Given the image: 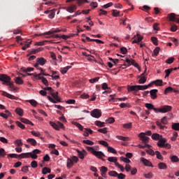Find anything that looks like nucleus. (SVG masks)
I'll return each instance as SVG.
<instances>
[{"mask_svg": "<svg viewBox=\"0 0 179 179\" xmlns=\"http://www.w3.org/2000/svg\"><path fill=\"white\" fill-rule=\"evenodd\" d=\"M14 143H15V145H17V146H22L23 145V143L22 142V140H20V139L15 140Z\"/></svg>", "mask_w": 179, "mask_h": 179, "instance_id": "obj_54", "label": "nucleus"}, {"mask_svg": "<svg viewBox=\"0 0 179 179\" xmlns=\"http://www.w3.org/2000/svg\"><path fill=\"white\" fill-rule=\"evenodd\" d=\"M146 108L149 109V110H157V108H155V106H153V104L152 103H145V104Z\"/></svg>", "mask_w": 179, "mask_h": 179, "instance_id": "obj_29", "label": "nucleus"}, {"mask_svg": "<svg viewBox=\"0 0 179 179\" xmlns=\"http://www.w3.org/2000/svg\"><path fill=\"white\" fill-rule=\"evenodd\" d=\"M50 124L51 127H52V128H54V129H56V131H59V127L58 126V124L53 122H50Z\"/></svg>", "mask_w": 179, "mask_h": 179, "instance_id": "obj_32", "label": "nucleus"}, {"mask_svg": "<svg viewBox=\"0 0 179 179\" xmlns=\"http://www.w3.org/2000/svg\"><path fill=\"white\" fill-rule=\"evenodd\" d=\"M99 143L102 145V146H105V148H108V143H107L106 141H99Z\"/></svg>", "mask_w": 179, "mask_h": 179, "instance_id": "obj_52", "label": "nucleus"}, {"mask_svg": "<svg viewBox=\"0 0 179 179\" xmlns=\"http://www.w3.org/2000/svg\"><path fill=\"white\" fill-rule=\"evenodd\" d=\"M78 156L81 159V160H83V159H85V153H86V151H78Z\"/></svg>", "mask_w": 179, "mask_h": 179, "instance_id": "obj_40", "label": "nucleus"}, {"mask_svg": "<svg viewBox=\"0 0 179 179\" xmlns=\"http://www.w3.org/2000/svg\"><path fill=\"white\" fill-rule=\"evenodd\" d=\"M21 69L22 72H31V71H34V68H32V67H28L25 69L22 68Z\"/></svg>", "mask_w": 179, "mask_h": 179, "instance_id": "obj_53", "label": "nucleus"}, {"mask_svg": "<svg viewBox=\"0 0 179 179\" xmlns=\"http://www.w3.org/2000/svg\"><path fill=\"white\" fill-rule=\"evenodd\" d=\"M171 160L173 163H178V162H179V159H178V157H177V155L171 156Z\"/></svg>", "mask_w": 179, "mask_h": 179, "instance_id": "obj_34", "label": "nucleus"}, {"mask_svg": "<svg viewBox=\"0 0 179 179\" xmlns=\"http://www.w3.org/2000/svg\"><path fill=\"white\" fill-rule=\"evenodd\" d=\"M158 169H159V170H166L167 165L164 162H160L158 164Z\"/></svg>", "mask_w": 179, "mask_h": 179, "instance_id": "obj_23", "label": "nucleus"}, {"mask_svg": "<svg viewBox=\"0 0 179 179\" xmlns=\"http://www.w3.org/2000/svg\"><path fill=\"white\" fill-rule=\"evenodd\" d=\"M112 15L114 17H118L120 16V12L117 10H112Z\"/></svg>", "mask_w": 179, "mask_h": 179, "instance_id": "obj_43", "label": "nucleus"}, {"mask_svg": "<svg viewBox=\"0 0 179 179\" xmlns=\"http://www.w3.org/2000/svg\"><path fill=\"white\" fill-rule=\"evenodd\" d=\"M27 142H28V143H30V145H31L32 146H37V141L34 138H28L27 140Z\"/></svg>", "mask_w": 179, "mask_h": 179, "instance_id": "obj_22", "label": "nucleus"}, {"mask_svg": "<svg viewBox=\"0 0 179 179\" xmlns=\"http://www.w3.org/2000/svg\"><path fill=\"white\" fill-rule=\"evenodd\" d=\"M98 132H101V134H106L107 132V127L98 129Z\"/></svg>", "mask_w": 179, "mask_h": 179, "instance_id": "obj_63", "label": "nucleus"}, {"mask_svg": "<svg viewBox=\"0 0 179 179\" xmlns=\"http://www.w3.org/2000/svg\"><path fill=\"white\" fill-rule=\"evenodd\" d=\"M166 142H167V139L161 137L157 142V146L159 148H164V144L166 143Z\"/></svg>", "mask_w": 179, "mask_h": 179, "instance_id": "obj_10", "label": "nucleus"}, {"mask_svg": "<svg viewBox=\"0 0 179 179\" xmlns=\"http://www.w3.org/2000/svg\"><path fill=\"white\" fill-rule=\"evenodd\" d=\"M138 83L140 85H143V83H146V77H141L138 80Z\"/></svg>", "mask_w": 179, "mask_h": 179, "instance_id": "obj_47", "label": "nucleus"}, {"mask_svg": "<svg viewBox=\"0 0 179 179\" xmlns=\"http://www.w3.org/2000/svg\"><path fill=\"white\" fill-rule=\"evenodd\" d=\"M43 174H50L51 173V169L50 168L45 167L42 170Z\"/></svg>", "mask_w": 179, "mask_h": 179, "instance_id": "obj_37", "label": "nucleus"}, {"mask_svg": "<svg viewBox=\"0 0 179 179\" xmlns=\"http://www.w3.org/2000/svg\"><path fill=\"white\" fill-rule=\"evenodd\" d=\"M116 138L120 141H124V142H128L129 141V137H124L122 136H117Z\"/></svg>", "mask_w": 179, "mask_h": 179, "instance_id": "obj_30", "label": "nucleus"}, {"mask_svg": "<svg viewBox=\"0 0 179 179\" xmlns=\"http://www.w3.org/2000/svg\"><path fill=\"white\" fill-rule=\"evenodd\" d=\"M155 155H157V159H159V160H163V156L159 151L155 152Z\"/></svg>", "mask_w": 179, "mask_h": 179, "instance_id": "obj_50", "label": "nucleus"}, {"mask_svg": "<svg viewBox=\"0 0 179 179\" xmlns=\"http://www.w3.org/2000/svg\"><path fill=\"white\" fill-rule=\"evenodd\" d=\"M73 125H76V127H78V129H80V131H83V132H85V128H83V126H82V124H80V123L77 122H73Z\"/></svg>", "mask_w": 179, "mask_h": 179, "instance_id": "obj_26", "label": "nucleus"}, {"mask_svg": "<svg viewBox=\"0 0 179 179\" xmlns=\"http://www.w3.org/2000/svg\"><path fill=\"white\" fill-rule=\"evenodd\" d=\"M173 89L171 87H168L164 90V94H169V93H171Z\"/></svg>", "mask_w": 179, "mask_h": 179, "instance_id": "obj_41", "label": "nucleus"}, {"mask_svg": "<svg viewBox=\"0 0 179 179\" xmlns=\"http://www.w3.org/2000/svg\"><path fill=\"white\" fill-rule=\"evenodd\" d=\"M7 86H9L10 89H11L13 92H15V90H16V87H15V85H13V83L10 81L9 82Z\"/></svg>", "mask_w": 179, "mask_h": 179, "instance_id": "obj_48", "label": "nucleus"}, {"mask_svg": "<svg viewBox=\"0 0 179 179\" xmlns=\"http://www.w3.org/2000/svg\"><path fill=\"white\" fill-rule=\"evenodd\" d=\"M71 68H72L71 66H67L64 68H62L60 69V72H61V73H62V75H65V73H66V72H68V71H69V69H71Z\"/></svg>", "mask_w": 179, "mask_h": 179, "instance_id": "obj_21", "label": "nucleus"}, {"mask_svg": "<svg viewBox=\"0 0 179 179\" xmlns=\"http://www.w3.org/2000/svg\"><path fill=\"white\" fill-rule=\"evenodd\" d=\"M161 138H162V136L157 133H155L152 135V139L154 141H159Z\"/></svg>", "mask_w": 179, "mask_h": 179, "instance_id": "obj_25", "label": "nucleus"}, {"mask_svg": "<svg viewBox=\"0 0 179 179\" xmlns=\"http://www.w3.org/2000/svg\"><path fill=\"white\" fill-rule=\"evenodd\" d=\"M139 138H141V141L144 143H149V137L145 136V133H141L139 134Z\"/></svg>", "mask_w": 179, "mask_h": 179, "instance_id": "obj_13", "label": "nucleus"}, {"mask_svg": "<svg viewBox=\"0 0 179 179\" xmlns=\"http://www.w3.org/2000/svg\"><path fill=\"white\" fill-rule=\"evenodd\" d=\"M83 143H85V145H90V146H93V145H94V142L90 140H83Z\"/></svg>", "mask_w": 179, "mask_h": 179, "instance_id": "obj_36", "label": "nucleus"}, {"mask_svg": "<svg viewBox=\"0 0 179 179\" xmlns=\"http://www.w3.org/2000/svg\"><path fill=\"white\" fill-rule=\"evenodd\" d=\"M146 152L150 156H155V151L152 149L146 150Z\"/></svg>", "mask_w": 179, "mask_h": 179, "instance_id": "obj_61", "label": "nucleus"}, {"mask_svg": "<svg viewBox=\"0 0 179 179\" xmlns=\"http://www.w3.org/2000/svg\"><path fill=\"white\" fill-rule=\"evenodd\" d=\"M45 64H47V59H45L44 57H38L36 59V63L34 65V66L36 68V69L41 71V72H43V68L40 67L39 65L43 66L45 65Z\"/></svg>", "mask_w": 179, "mask_h": 179, "instance_id": "obj_1", "label": "nucleus"}, {"mask_svg": "<svg viewBox=\"0 0 179 179\" xmlns=\"http://www.w3.org/2000/svg\"><path fill=\"white\" fill-rule=\"evenodd\" d=\"M31 155V152L22 153L21 155H19V158L20 159H29V157H30Z\"/></svg>", "mask_w": 179, "mask_h": 179, "instance_id": "obj_18", "label": "nucleus"}, {"mask_svg": "<svg viewBox=\"0 0 179 179\" xmlns=\"http://www.w3.org/2000/svg\"><path fill=\"white\" fill-rule=\"evenodd\" d=\"M104 122L96 120L95 121V125H96L97 127H99V128H103V127H104Z\"/></svg>", "mask_w": 179, "mask_h": 179, "instance_id": "obj_38", "label": "nucleus"}, {"mask_svg": "<svg viewBox=\"0 0 179 179\" xmlns=\"http://www.w3.org/2000/svg\"><path fill=\"white\" fill-rule=\"evenodd\" d=\"M151 41H152V42L153 43V44H154L155 45H158V43H157V38H156V37H152V38H151Z\"/></svg>", "mask_w": 179, "mask_h": 179, "instance_id": "obj_64", "label": "nucleus"}, {"mask_svg": "<svg viewBox=\"0 0 179 179\" xmlns=\"http://www.w3.org/2000/svg\"><path fill=\"white\" fill-rule=\"evenodd\" d=\"M37 166H38V164L36 162V161H32L31 162V166L32 167V169H36Z\"/></svg>", "mask_w": 179, "mask_h": 179, "instance_id": "obj_60", "label": "nucleus"}, {"mask_svg": "<svg viewBox=\"0 0 179 179\" xmlns=\"http://www.w3.org/2000/svg\"><path fill=\"white\" fill-rule=\"evenodd\" d=\"M6 156V152H5V150L3 148L0 149V157H5Z\"/></svg>", "mask_w": 179, "mask_h": 179, "instance_id": "obj_56", "label": "nucleus"}, {"mask_svg": "<svg viewBox=\"0 0 179 179\" xmlns=\"http://www.w3.org/2000/svg\"><path fill=\"white\" fill-rule=\"evenodd\" d=\"M15 124L17 125V127H19L20 128H21V129H24L26 127H24V124H22V122L17 121L15 122Z\"/></svg>", "mask_w": 179, "mask_h": 179, "instance_id": "obj_55", "label": "nucleus"}, {"mask_svg": "<svg viewBox=\"0 0 179 179\" xmlns=\"http://www.w3.org/2000/svg\"><path fill=\"white\" fill-rule=\"evenodd\" d=\"M60 31H61V29H55L54 31H49L45 32L43 35L50 36L51 34H54V33H59Z\"/></svg>", "mask_w": 179, "mask_h": 179, "instance_id": "obj_24", "label": "nucleus"}, {"mask_svg": "<svg viewBox=\"0 0 179 179\" xmlns=\"http://www.w3.org/2000/svg\"><path fill=\"white\" fill-rule=\"evenodd\" d=\"M108 152L110 153H113L114 155H117V150L113 148V147H108Z\"/></svg>", "mask_w": 179, "mask_h": 179, "instance_id": "obj_45", "label": "nucleus"}, {"mask_svg": "<svg viewBox=\"0 0 179 179\" xmlns=\"http://www.w3.org/2000/svg\"><path fill=\"white\" fill-rule=\"evenodd\" d=\"M141 162L143 163L144 166H147L148 167H153V164H152V162H150L149 160H148L145 157H141Z\"/></svg>", "mask_w": 179, "mask_h": 179, "instance_id": "obj_11", "label": "nucleus"}, {"mask_svg": "<svg viewBox=\"0 0 179 179\" xmlns=\"http://www.w3.org/2000/svg\"><path fill=\"white\" fill-rule=\"evenodd\" d=\"M172 129H174V131H179V123H173Z\"/></svg>", "mask_w": 179, "mask_h": 179, "instance_id": "obj_44", "label": "nucleus"}, {"mask_svg": "<svg viewBox=\"0 0 179 179\" xmlns=\"http://www.w3.org/2000/svg\"><path fill=\"white\" fill-rule=\"evenodd\" d=\"M90 115L94 118H100L101 117V110L100 109H94L90 112Z\"/></svg>", "mask_w": 179, "mask_h": 179, "instance_id": "obj_6", "label": "nucleus"}, {"mask_svg": "<svg viewBox=\"0 0 179 179\" xmlns=\"http://www.w3.org/2000/svg\"><path fill=\"white\" fill-rule=\"evenodd\" d=\"M146 85H128L127 86V92H138V90H146Z\"/></svg>", "mask_w": 179, "mask_h": 179, "instance_id": "obj_3", "label": "nucleus"}, {"mask_svg": "<svg viewBox=\"0 0 179 179\" xmlns=\"http://www.w3.org/2000/svg\"><path fill=\"white\" fill-rule=\"evenodd\" d=\"M73 1L75 0H66V2H73ZM77 1V3L78 5V6H82V4L83 3H85V2L86 3H89V1L87 0H76Z\"/></svg>", "mask_w": 179, "mask_h": 179, "instance_id": "obj_16", "label": "nucleus"}, {"mask_svg": "<svg viewBox=\"0 0 179 179\" xmlns=\"http://www.w3.org/2000/svg\"><path fill=\"white\" fill-rule=\"evenodd\" d=\"M172 71H173V69H169L165 70V73H166L165 78H169V76H170V73H171Z\"/></svg>", "mask_w": 179, "mask_h": 179, "instance_id": "obj_51", "label": "nucleus"}, {"mask_svg": "<svg viewBox=\"0 0 179 179\" xmlns=\"http://www.w3.org/2000/svg\"><path fill=\"white\" fill-rule=\"evenodd\" d=\"M143 40V36L137 34V38H136L133 41V44H138V43H141V41Z\"/></svg>", "mask_w": 179, "mask_h": 179, "instance_id": "obj_19", "label": "nucleus"}, {"mask_svg": "<svg viewBox=\"0 0 179 179\" xmlns=\"http://www.w3.org/2000/svg\"><path fill=\"white\" fill-rule=\"evenodd\" d=\"M157 92H159V90H157L156 89L151 90L150 91L151 99H152V100H156V99H157Z\"/></svg>", "mask_w": 179, "mask_h": 179, "instance_id": "obj_12", "label": "nucleus"}, {"mask_svg": "<svg viewBox=\"0 0 179 179\" xmlns=\"http://www.w3.org/2000/svg\"><path fill=\"white\" fill-rule=\"evenodd\" d=\"M15 82L17 85H23V80L20 77L15 78Z\"/></svg>", "mask_w": 179, "mask_h": 179, "instance_id": "obj_33", "label": "nucleus"}, {"mask_svg": "<svg viewBox=\"0 0 179 179\" xmlns=\"http://www.w3.org/2000/svg\"><path fill=\"white\" fill-rule=\"evenodd\" d=\"M87 150L89 152H91L94 156H96V157H98V159H101V160H103L104 162V159H103V156L104 155V153L101 151H96L94 150V148L93 147H87Z\"/></svg>", "mask_w": 179, "mask_h": 179, "instance_id": "obj_2", "label": "nucleus"}, {"mask_svg": "<svg viewBox=\"0 0 179 179\" xmlns=\"http://www.w3.org/2000/svg\"><path fill=\"white\" fill-rule=\"evenodd\" d=\"M15 113L20 115V117H23V109L20 108H17L15 109Z\"/></svg>", "mask_w": 179, "mask_h": 179, "instance_id": "obj_31", "label": "nucleus"}, {"mask_svg": "<svg viewBox=\"0 0 179 179\" xmlns=\"http://www.w3.org/2000/svg\"><path fill=\"white\" fill-rule=\"evenodd\" d=\"M115 122V119H114V117H112L106 120V122H108V124H113Z\"/></svg>", "mask_w": 179, "mask_h": 179, "instance_id": "obj_49", "label": "nucleus"}, {"mask_svg": "<svg viewBox=\"0 0 179 179\" xmlns=\"http://www.w3.org/2000/svg\"><path fill=\"white\" fill-rule=\"evenodd\" d=\"M123 128H126V129H129L131 128H132V123L129 122V123H126L122 124Z\"/></svg>", "mask_w": 179, "mask_h": 179, "instance_id": "obj_46", "label": "nucleus"}, {"mask_svg": "<svg viewBox=\"0 0 179 179\" xmlns=\"http://www.w3.org/2000/svg\"><path fill=\"white\" fill-rule=\"evenodd\" d=\"M108 175L110 176V177H117L118 173L115 171H110L108 172Z\"/></svg>", "mask_w": 179, "mask_h": 179, "instance_id": "obj_39", "label": "nucleus"}, {"mask_svg": "<svg viewBox=\"0 0 179 179\" xmlns=\"http://www.w3.org/2000/svg\"><path fill=\"white\" fill-rule=\"evenodd\" d=\"M110 97H111L110 99H109V101H113V103L115 101H117V100H119V101H125V100H127V97H124V98H118V99H115L114 97H113V95H110Z\"/></svg>", "mask_w": 179, "mask_h": 179, "instance_id": "obj_17", "label": "nucleus"}, {"mask_svg": "<svg viewBox=\"0 0 179 179\" xmlns=\"http://www.w3.org/2000/svg\"><path fill=\"white\" fill-rule=\"evenodd\" d=\"M34 78H36V79L39 80H42V83L43 85H45V86H48V80L45 77L41 76V74L34 75Z\"/></svg>", "mask_w": 179, "mask_h": 179, "instance_id": "obj_7", "label": "nucleus"}, {"mask_svg": "<svg viewBox=\"0 0 179 179\" xmlns=\"http://www.w3.org/2000/svg\"><path fill=\"white\" fill-rule=\"evenodd\" d=\"M120 52L121 54H124L125 55V54L128 52V50L127 49V48L122 47L120 48Z\"/></svg>", "mask_w": 179, "mask_h": 179, "instance_id": "obj_59", "label": "nucleus"}, {"mask_svg": "<svg viewBox=\"0 0 179 179\" xmlns=\"http://www.w3.org/2000/svg\"><path fill=\"white\" fill-rule=\"evenodd\" d=\"M20 121H22L24 124H27L28 125H34V124H33V122H30V120L26 119V118H21Z\"/></svg>", "mask_w": 179, "mask_h": 179, "instance_id": "obj_27", "label": "nucleus"}, {"mask_svg": "<svg viewBox=\"0 0 179 179\" xmlns=\"http://www.w3.org/2000/svg\"><path fill=\"white\" fill-rule=\"evenodd\" d=\"M0 80L1 82H3V85H8L9 83L11 80V78L9 76L6 74H1L0 75Z\"/></svg>", "mask_w": 179, "mask_h": 179, "instance_id": "obj_5", "label": "nucleus"}, {"mask_svg": "<svg viewBox=\"0 0 179 179\" xmlns=\"http://www.w3.org/2000/svg\"><path fill=\"white\" fill-rule=\"evenodd\" d=\"M161 122L162 124H164V125H167V122H169L167 121V117L164 116V117H162L161 120Z\"/></svg>", "mask_w": 179, "mask_h": 179, "instance_id": "obj_58", "label": "nucleus"}, {"mask_svg": "<svg viewBox=\"0 0 179 179\" xmlns=\"http://www.w3.org/2000/svg\"><path fill=\"white\" fill-rule=\"evenodd\" d=\"M101 176L106 178V176H107V172L108 171V169L106 166H101L100 169Z\"/></svg>", "mask_w": 179, "mask_h": 179, "instance_id": "obj_14", "label": "nucleus"}, {"mask_svg": "<svg viewBox=\"0 0 179 179\" xmlns=\"http://www.w3.org/2000/svg\"><path fill=\"white\" fill-rule=\"evenodd\" d=\"M73 166V161L71 159V158L67 159V165L66 167L67 169H71Z\"/></svg>", "mask_w": 179, "mask_h": 179, "instance_id": "obj_28", "label": "nucleus"}, {"mask_svg": "<svg viewBox=\"0 0 179 179\" xmlns=\"http://www.w3.org/2000/svg\"><path fill=\"white\" fill-rule=\"evenodd\" d=\"M2 92V96H4L5 97H8V99H10L11 100H17V96H15L5 91H0Z\"/></svg>", "mask_w": 179, "mask_h": 179, "instance_id": "obj_8", "label": "nucleus"}, {"mask_svg": "<svg viewBox=\"0 0 179 179\" xmlns=\"http://www.w3.org/2000/svg\"><path fill=\"white\" fill-rule=\"evenodd\" d=\"M27 102L30 103L31 106H33V107L37 106V101L34 99L28 100Z\"/></svg>", "mask_w": 179, "mask_h": 179, "instance_id": "obj_42", "label": "nucleus"}, {"mask_svg": "<svg viewBox=\"0 0 179 179\" xmlns=\"http://www.w3.org/2000/svg\"><path fill=\"white\" fill-rule=\"evenodd\" d=\"M168 18L170 22H176L177 23V20H179V18L178 16L176 15L174 13H170L168 15Z\"/></svg>", "mask_w": 179, "mask_h": 179, "instance_id": "obj_9", "label": "nucleus"}, {"mask_svg": "<svg viewBox=\"0 0 179 179\" xmlns=\"http://www.w3.org/2000/svg\"><path fill=\"white\" fill-rule=\"evenodd\" d=\"M154 83L156 85V86H162L163 80H157L154 81Z\"/></svg>", "mask_w": 179, "mask_h": 179, "instance_id": "obj_57", "label": "nucleus"}, {"mask_svg": "<svg viewBox=\"0 0 179 179\" xmlns=\"http://www.w3.org/2000/svg\"><path fill=\"white\" fill-rule=\"evenodd\" d=\"M171 110H173V107H171V106H164L157 109H155V113H162L163 114H164L166 113L171 111Z\"/></svg>", "mask_w": 179, "mask_h": 179, "instance_id": "obj_4", "label": "nucleus"}, {"mask_svg": "<svg viewBox=\"0 0 179 179\" xmlns=\"http://www.w3.org/2000/svg\"><path fill=\"white\" fill-rule=\"evenodd\" d=\"M51 96L55 99L57 103L61 102V99L58 97V92H51Z\"/></svg>", "mask_w": 179, "mask_h": 179, "instance_id": "obj_20", "label": "nucleus"}, {"mask_svg": "<svg viewBox=\"0 0 179 179\" xmlns=\"http://www.w3.org/2000/svg\"><path fill=\"white\" fill-rule=\"evenodd\" d=\"M121 160L124 162V163H131V160L127 157H120Z\"/></svg>", "mask_w": 179, "mask_h": 179, "instance_id": "obj_62", "label": "nucleus"}, {"mask_svg": "<svg viewBox=\"0 0 179 179\" xmlns=\"http://www.w3.org/2000/svg\"><path fill=\"white\" fill-rule=\"evenodd\" d=\"M76 9H77L76 5L73 4V5L70 6H69L68 8H66V10L67 12H69V13H73V12L75 10H76Z\"/></svg>", "mask_w": 179, "mask_h": 179, "instance_id": "obj_15", "label": "nucleus"}, {"mask_svg": "<svg viewBox=\"0 0 179 179\" xmlns=\"http://www.w3.org/2000/svg\"><path fill=\"white\" fill-rule=\"evenodd\" d=\"M108 160L110 162V163H116L118 160V159L116 157H109L108 158Z\"/></svg>", "mask_w": 179, "mask_h": 179, "instance_id": "obj_35", "label": "nucleus"}]
</instances>
